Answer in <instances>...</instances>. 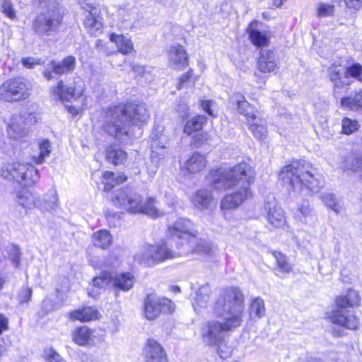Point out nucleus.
<instances>
[{
    "label": "nucleus",
    "mask_w": 362,
    "mask_h": 362,
    "mask_svg": "<svg viewBox=\"0 0 362 362\" xmlns=\"http://www.w3.org/2000/svg\"><path fill=\"white\" fill-rule=\"evenodd\" d=\"M212 314L219 320H209L202 327L203 341L209 346H217L222 358L228 356L221 349L226 333L240 327L245 315V295L238 287L223 289L212 304Z\"/></svg>",
    "instance_id": "f257e3e1"
},
{
    "label": "nucleus",
    "mask_w": 362,
    "mask_h": 362,
    "mask_svg": "<svg viewBox=\"0 0 362 362\" xmlns=\"http://www.w3.org/2000/svg\"><path fill=\"white\" fill-rule=\"evenodd\" d=\"M149 118L144 105L127 104L109 108L105 113L104 129L121 143L129 140V124L141 125Z\"/></svg>",
    "instance_id": "f03ea898"
},
{
    "label": "nucleus",
    "mask_w": 362,
    "mask_h": 362,
    "mask_svg": "<svg viewBox=\"0 0 362 362\" xmlns=\"http://www.w3.org/2000/svg\"><path fill=\"white\" fill-rule=\"evenodd\" d=\"M279 179L288 190L298 192L306 187L313 193L320 192L325 181L312 165L304 160L293 161L291 164L284 167L279 173Z\"/></svg>",
    "instance_id": "7ed1b4c3"
},
{
    "label": "nucleus",
    "mask_w": 362,
    "mask_h": 362,
    "mask_svg": "<svg viewBox=\"0 0 362 362\" xmlns=\"http://www.w3.org/2000/svg\"><path fill=\"white\" fill-rule=\"evenodd\" d=\"M254 177L255 172L252 168L247 163L242 162L231 168L217 170L213 175L211 185L217 190H250V185Z\"/></svg>",
    "instance_id": "20e7f679"
},
{
    "label": "nucleus",
    "mask_w": 362,
    "mask_h": 362,
    "mask_svg": "<svg viewBox=\"0 0 362 362\" xmlns=\"http://www.w3.org/2000/svg\"><path fill=\"white\" fill-rule=\"evenodd\" d=\"M112 201L116 207L132 214H145L152 218L163 215L154 206V199L148 197L144 200L141 194L129 187L115 190Z\"/></svg>",
    "instance_id": "39448f33"
},
{
    "label": "nucleus",
    "mask_w": 362,
    "mask_h": 362,
    "mask_svg": "<svg viewBox=\"0 0 362 362\" xmlns=\"http://www.w3.org/2000/svg\"><path fill=\"white\" fill-rule=\"evenodd\" d=\"M359 301L358 293L354 289H349L346 295L337 298V308L329 316L332 322L349 329H356L358 320L354 315L350 313L349 308L358 306Z\"/></svg>",
    "instance_id": "423d86ee"
},
{
    "label": "nucleus",
    "mask_w": 362,
    "mask_h": 362,
    "mask_svg": "<svg viewBox=\"0 0 362 362\" xmlns=\"http://www.w3.org/2000/svg\"><path fill=\"white\" fill-rule=\"evenodd\" d=\"M62 21L63 14L60 8L52 4L35 17L33 28L38 35L51 36L59 31Z\"/></svg>",
    "instance_id": "0eeeda50"
},
{
    "label": "nucleus",
    "mask_w": 362,
    "mask_h": 362,
    "mask_svg": "<svg viewBox=\"0 0 362 362\" xmlns=\"http://www.w3.org/2000/svg\"><path fill=\"white\" fill-rule=\"evenodd\" d=\"M30 85L22 77H16L5 81L0 86V100L6 102L24 100L29 95Z\"/></svg>",
    "instance_id": "6e6552de"
},
{
    "label": "nucleus",
    "mask_w": 362,
    "mask_h": 362,
    "mask_svg": "<svg viewBox=\"0 0 362 362\" xmlns=\"http://www.w3.org/2000/svg\"><path fill=\"white\" fill-rule=\"evenodd\" d=\"M168 231L170 238L182 241L180 245H177V248L184 245L195 243L199 234L194 224L185 218H179L172 225H169Z\"/></svg>",
    "instance_id": "1a4fd4ad"
},
{
    "label": "nucleus",
    "mask_w": 362,
    "mask_h": 362,
    "mask_svg": "<svg viewBox=\"0 0 362 362\" xmlns=\"http://www.w3.org/2000/svg\"><path fill=\"white\" fill-rule=\"evenodd\" d=\"M6 169L9 175L24 186L33 185L40 178L37 170L28 163H11L7 165Z\"/></svg>",
    "instance_id": "9d476101"
},
{
    "label": "nucleus",
    "mask_w": 362,
    "mask_h": 362,
    "mask_svg": "<svg viewBox=\"0 0 362 362\" xmlns=\"http://www.w3.org/2000/svg\"><path fill=\"white\" fill-rule=\"evenodd\" d=\"M144 304V316L148 320L156 319L161 313H170L174 310V304L170 300L153 294L147 296Z\"/></svg>",
    "instance_id": "9b49d317"
},
{
    "label": "nucleus",
    "mask_w": 362,
    "mask_h": 362,
    "mask_svg": "<svg viewBox=\"0 0 362 362\" xmlns=\"http://www.w3.org/2000/svg\"><path fill=\"white\" fill-rule=\"evenodd\" d=\"M83 92V86L80 79L68 86H65L62 81L52 89V95L61 101L71 102L78 98Z\"/></svg>",
    "instance_id": "f8f14e48"
},
{
    "label": "nucleus",
    "mask_w": 362,
    "mask_h": 362,
    "mask_svg": "<svg viewBox=\"0 0 362 362\" xmlns=\"http://www.w3.org/2000/svg\"><path fill=\"white\" fill-rule=\"evenodd\" d=\"M86 9L84 26L87 31L93 36H98L103 31V17L98 12V10L88 5Z\"/></svg>",
    "instance_id": "ddd939ff"
},
{
    "label": "nucleus",
    "mask_w": 362,
    "mask_h": 362,
    "mask_svg": "<svg viewBox=\"0 0 362 362\" xmlns=\"http://www.w3.org/2000/svg\"><path fill=\"white\" fill-rule=\"evenodd\" d=\"M146 362H168L167 354L163 347L153 339H148L144 349Z\"/></svg>",
    "instance_id": "4468645a"
},
{
    "label": "nucleus",
    "mask_w": 362,
    "mask_h": 362,
    "mask_svg": "<svg viewBox=\"0 0 362 362\" xmlns=\"http://www.w3.org/2000/svg\"><path fill=\"white\" fill-rule=\"evenodd\" d=\"M166 138L163 135H158L157 134L151 136V162L155 163L156 165H158L160 161L163 160L168 153L166 151L165 146Z\"/></svg>",
    "instance_id": "2eb2a0df"
},
{
    "label": "nucleus",
    "mask_w": 362,
    "mask_h": 362,
    "mask_svg": "<svg viewBox=\"0 0 362 362\" xmlns=\"http://www.w3.org/2000/svg\"><path fill=\"white\" fill-rule=\"evenodd\" d=\"M257 65L258 70L262 73H270L277 69V58L274 52L262 49Z\"/></svg>",
    "instance_id": "dca6fc26"
},
{
    "label": "nucleus",
    "mask_w": 362,
    "mask_h": 362,
    "mask_svg": "<svg viewBox=\"0 0 362 362\" xmlns=\"http://www.w3.org/2000/svg\"><path fill=\"white\" fill-rule=\"evenodd\" d=\"M252 195L251 191L245 189L240 190L235 189V192L231 194L225 196L221 201L222 209H233L240 206L245 199L250 197Z\"/></svg>",
    "instance_id": "f3484780"
},
{
    "label": "nucleus",
    "mask_w": 362,
    "mask_h": 362,
    "mask_svg": "<svg viewBox=\"0 0 362 362\" xmlns=\"http://www.w3.org/2000/svg\"><path fill=\"white\" fill-rule=\"evenodd\" d=\"M168 58L170 65L177 69H183L188 64L187 52L180 45L170 47Z\"/></svg>",
    "instance_id": "a211bd4d"
},
{
    "label": "nucleus",
    "mask_w": 362,
    "mask_h": 362,
    "mask_svg": "<svg viewBox=\"0 0 362 362\" xmlns=\"http://www.w3.org/2000/svg\"><path fill=\"white\" fill-rule=\"evenodd\" d=\"M211 294V288L208 283L199 286L196 291L194 303H193L194 309L197 313L207 308Z\"/></svg>",
    "instance_id": "6ab92c4d"
},
{
    "label": "nucleus",
    "mask_w": 362,
    "mask_h": 362,
    "mask_svg": "<svg viewBox=\"0 0 362 362\" xmlns=\"http://www.w3.org/2000/svg\"><path fill=\"white\" fill-rule=\"evenodd\" d=\"M258 23L253 21L247 27V32L252 43L257 47L267 46L269 42L270 35L266 31L259 30L257 26Z\"/></svg>",
    "instance_id": "aec40b11"
},
{
    "label": "nucleus",
    "mask_w": 362,
    "mask_h": 362,
    "mask_svg": "<svg viewBox=\"0 0 362 362\" xmlns=\"http://www.w3.org/2000/svg\"><path fill=\"white\" fill-rule=\"evenodd\" d=\"M232 100L233 103H236L238 112L246 117L247 123L250 119L258 117L257 110L245 100L244 95L235 93Z\"/></svg>",
    "instance_id": "412c9836"
},
{
    "label": "nucleus",
    "mask_w": 362,
    "mask_h": 362,
    "mask_svg": "<svg viewBox=\"0 0 362 362\" xmlns=\"http://www.w3.org/2000/svg\"><path fill=\"white\" fill-rule=\"evenodd\" d=\"M265 208L267 210V220L272 226L279 228L284 224V212L280 206L269 203Z\"/></svg>",
    "instance_id": "4be33fe9"
},
{
    "label": "nucleus",
    "mask_w": 362,
    "mask_h": 362,
    "mask_svg": "<svg viewBox=\"0 0 362 362\" xmlns=\"http://www.w3.org/2000/svg\"><path fill=\"white\" fill-rule=\"evenodd\" d=\"M152 249V252H154L153 255L156 263H159L181 255L180 252H176L169 248L166 243L153 245Z\"/></svg>",
    "instance_id": "5701e85b"
},
{
    "label": "nucleus",
    "mask_w": 362,
    "mask_h": 362,
    "mask_svg": "<svg viewBox=\"0 0 362 362\" xmlns=\"http://www.w3.org/2000/svg\"><path fill=\"white\" fill-rule=\"evenodd\" d=\"M75 58L72 56H69L64 58L61 62H57L54 60L51 61L48 66L54 74L62 75L73 71L75 68Z\"/></svg>",
    "instance_id": "b1692460"
},
{
    "label": "nucleus",
    "mask_w": 362,
    "mask_h": 362,
    "mask_svg": "<svg viewBox=\"0 0 362 362\" xmlns=\"http://www.w3.org/2000/svg\"><path fill=\"white\" fill-rule=\"evenodd\" d=\"M253 136L259 140H264L267 136L266 122L259 116L250 119L247 123Z\"/></svg>",
    "instance_id": "393cba45"
},
{
    "label": "nucleus",
    "mask_w": 362,
    "mask_h": 362,
    "mask_svg": "<svg viewBox=\"0 0 362 362\" xmlns=\"http://www.w3.org/2000/svg\"><path fill=\"white\" fill-rule=\"evenodd\" d=\"M93 330L86 326L81 327L73 332L72 339L80 346L89 345L93 342Z\"/></svg>",
    "instance_id": "a878e982"
},
{
    "label": "nucleus",
    "mask_w": 362,
    "mask_h": 362,
    "mask_svg": "<svg viewBox=\"0 0 362 362\" xmlns=\"http://www.w3.org/2000/svg\"><path fill=\"white\" fill-rule=\"evenodd\" d=\"M153 245H148L144 246L134 256V260L141 264H144L148 267L153 266L156 262L154 258V252L153 250Z\"/></svg>",
    "instance_id": "bb28decb"
},
{
    "label": "nucleus",
    "mask_w": 362,
    "mask_h": 362,
    "mask_svg": "<svg viewBox=\"0 0 362 362\" xmlns=\"http://www.w3.org/2000/svg\"><path fill=\"white\" fill-rule=\"evenodd\" d=\"M134 284V276L130 273H122L115 276H112V286L123 291L130 290Z\"/></svg>",
    "instance_id": "cd10ccee"
},
{
    "label": "nucleus",
    "mask_w": 362,
    "mask_h": 362,
    "mask_svg": "<svg viewBox=\"0 0 362 362\" xmlns=\"http://www.w3.org/2000/svg\"><path fill=\"white\" fill-rule=\"evenodd\" d=\"M98 311L93 307H85L70 313V317L74 320L88 322L98 318Z\"/></svg>",
    "instance_id": "c85d7f7f"
},
{
    "label": "nucleus",
    "mask_w": 362,
    "mask_h": 362,
    "mask_svg": "<svg viewBox=\"0 0 362 362\" xmlns=\"http://www.w3.org/2000/svg\"><path fill=\"white\" fill-rule=\"evenodd\" d=\"M127 156L126 151L117 145L110 146L106 150V159L114 165L123 163Z\"/></svg>",
    "instance_id": "c756f323"
},
{
    "label": "nucleus",
    "mask_w": 362,
    "mask_h": 362,
    "mask_svg": "<svg viewBox=\"0 0 362 362\" xmlns=\"http://www.w3.org/2000/svg\"><path fill=\"white\" fill-rule=\"evenodd\" d=\"M206 163L205 157L199 153H196L185 162V168L189 173H197L206 167Z\"/></svg>",
    "instance_id": "7c9ffc66"
},
{
    "label": "nucleus",
    "mask_w": 362,
    "mask_h": 362,
    "mask_svg": "<svg viewBox=\"0 0 362 362\" xmlns=\"http://www.w3.org/2000/svg\"><path fill=\"white\" fill-rule=\"evenodd\" d=\"M341 106L349 110H362V90L353 95L342 98Z\"/></svg>",
    "instance_id": "2f4dec72"
},
{
    "label": "nucleus",
    "mask_w": 362,
    "mask_h": 362,
    "mask_svg": "<svg viewBox=\"0 0 362 362\" xmlns=\"http://www.w3.org/2000/svg\"><path fill=\"white\" fill-rule=\"evenodd\" d=\"M343 168L359 175L362 170V153L349 154L343 162Z\"/></svg>",
    "instance_id": "473e14b6"
},
{
    "label": "nucleus",
    "mask_w": 362,
    "mask_h": 362,
    "mask_svg": "<svg viewBox=\"0 0 362 362\" xmlns=\"http://www.w3.org/2000/svg\"><path fill=\"white\" fill-rule=\"evenodd\" d=\"M212 201L211 192L206 189L197 191L192 198L194 206L199 209L209 208Z\"/></svg>",
    "instance_id": "72a5a7b5"
},
{
    "label": "nucleus",
    "mask_w": 362,
    "mask_h": 362,
    "mask_svg": "<svg viewBox=\"0 0 362 362\" xmlns=\"http://www.w3.org/2000/svg\"><path fill=\"white\" fill-rule=\"evenodd\" d=\"M17 202L25 208H30L33 205L38 208L41 206V199L35 198L32 193L27 189H23L17 195Z\"/></svg>",
    "instance_id": "f704fd0d"
},
{
    "label": "nucleus",
    "mask_w": 362,
    "mask_h": 362,
    "mask_svg": "<svg viewBox=\"0 0 362 362\" xmlns=\"http://www.w3.org/2000/svg\"><path fill=\"white\" fill-rule=\"evenodd\" d=\"M110 40L111 42L115 43L119 52L122 54H128L133 50L132 41L122 35L112 33L110 36Z\"/></svg>",
    "instance_id": "c9c22d12"
},
{
    "label": "nucleus",
    "mask_w": 362,
    "mask_h": 362,
    "mask_svg": "<svg viewBox=\"0 0 362 362\" xmlns=\"http://www.w3.org/2000/svg\"><path fill=\"white\" fill-rule=\"evenodd\" d=\"M112 242V238L107 230H100L93 235V243L95 246L102 249L107 248Z\"/></svg>",
    "instance_id": "e433bc0d"
},
{
    "label": "nucleus",
    "mask_w": 362,
    "mask_h": 362,
    "mask_svg": "<svg viewBox=\"0 0 362 362\" xmlns=\"http://www.w3.org/2000/svg\"><path fill=\"white\" fill-rule=\"evenodd\" d=\"M265 306L264 300L259 297L254 298L250 306L249 313L252 319H260L265 315Z\"/></svg>",
    "instance_id": "4c0bfd02"
},
{
    "label": "nucleus",
    "mask_w": 362,
    "mask_h": 362,
    "mask_svg": "<svg viewBox=\"0 0 362 362\" xmlns=\"http://www.w3.org/2000/svg\"><path fill=\"white\" fill-rule=\"evenodd\" d=\"M103 179L105 180L104 191L108 192L112 189L115 185H119L125 182L127 177L124 175H116L112 172L105 171L103 173Z\"/></svg>",
    "instance_id": "58836bf2"
},
{
    "label": "nucleus",
    "mask_w": 362,
    "mask_h": 362,
    "mask_svg": "<svg viewBox=\"0 0 362 362\" xmlns=\"http://www.w3.org/2000/svg\"><path fill=\"white\" fill-rule=\"evenodd\" d=\"M8 134L13 139H19L26 134L25 124L21 118H19L18 121H16L15 119L9 124Z\"/></svg>",
    "instance_id": "ea45409f"
},
{
    "label": "nucleus",
    "mask_w": 362,
    "mask_h": 362,
    "mask_svg": "<svg viewBox=\"0 0 362 362\" xmlns=\"http://www.w3.org/2000/svg\"><path fill=\"white\" fill-rule=\"evenodd\" d=\"M194 244V243L187 245L188 248L185 249V252L192 250V252H197L199 255H207L209 257L214 252L215 247L206 243L205 240H200L199 243L196 244L194 247L193 246Z\"/></svg>",
    "instance_id": "a19ab883"
},
{
    "label": "nucleus",
    "mask_w": 362,
    "mask_h": 362,
    "mask_svg": "<svg viewBox=\"0 0 362 362\" xmlns=\"http://www.w3.org/2000/svg\"><path fill=\"white\" fill-rule=\"evenodd\" d=\"M206 122V118L203 115H197L189 119L184 127V132L191 134L194 132L202 129L203 124Z\"/></svg>",
    "instance_id": "79ce46f5"
},
{
    "label": "nucleus",
    "mask_w": 362,
    "mask_h": 362,
    "mask_svg": "<svg viewBox=\"0 0 362 362\" xmlns=\"http://www.w3.org/2000/svg\"><path fill=\"white\" fill-rule=\"evenodd\" d=\"M42 204L38 208L42 210H49L54 209L57 204L58 197L55 189H50L43 199H41Z\"/></svg>",
    "instance_id": "37998d69"
},
{
    "label": "nucleus",
    "mask_w": 362,
    "mask_h": 362,
    "mask_svg": "<svg viewBox=\"0 0 362 362\" xmlns=\"http://www.w3.org/2000/svg\"><path fill=\"white\" fill-rule=\"evenodd\" d=\"M93 282L94 286L105 288L112 285V275L110 272H103L100 276L94 278Z\"/></svg>",
    "instance_id": "c03bdc74"
},
{
    "label": "nucleus",
    "mask_w": 362,
    "mask_h": 362,
    "mask_svg": "<svg viewBox=\"0 0 362 362\" xmlns=\"http://www.w3.org/2000/svg\"><path fill=\"white\" fill-rule=\"evenodd\" d=\"M274 256L276 259L279 269L283 273H289L291 269V265L288 262L286 257L281 252H275Z\"/></svg>",
    "instance_id": "a18cd8bd"
},
{
    "label": "nucleus",
    "mask_w": 362,
    "mask_h": 362,
    "mask_svg": "<svg viewBox=\"0 0 362 362\" xmlns=\"http://www.w3.org/2000/svg\"><path fill=\"white\" fill-rule=\"evenodd\" d=\"M320 197L322 201L327 207L332 209L337 214L340 213L341 207L338 202H337L333 194L324 193L321 195Z\"/></svg>",
    "instance_id": "49530a36"
},
{
    "label": "nucleus",
    "mask_w": 362,
    "mask_h": 362,
    "mask_svg": "<svg viewBox=\"0 0 362 362\" xmlns=\"http://www.w3.org/2000/svg\"><path fill=\"white\" fill-rule=\"evenodd\" d=\"M360 125L356 119L344 117L341 121L342 132L345 134H351L359 128Z\"/></svg>",
    "instance_id": "de8ad7c7"
},
{
    "label": "nucleus",
    "mask_w": 362,
    "mask_h": 362,
    "mask_svg": "<svg viewBox=\"0 0 362 362\" xmlns=\"http://www.w3.org/2000/svg\"><path fill=\"white\" fill-rule=\"evenodd\" d=\"M211 141L210 135L206 132L197 134L192 137L191 144L195 148H199Z\"/></svg>",
    "instance_id": "09e8293b"
},
{
    "label": "nucleus",
    "mask_w": 362,
    "mask_h": 362,
    "mask_svg": "<svg viewBox=\"0 0 362 362\" xmlns=\"http://www.w3.org/2000/svg\"><path fill=\"white\" fill-rule=\"evenodd\" d=\"M40 153L37 163H42L44 159L47 157L51 152V143L48 139H44L40 143Z\"/></svg>",
    "instance_id": "8fccbe9b"
},
{
    "label": "nucleus",
    "mask_w": 362,
    "mask_h": 362,
    "mask_svg": "<svg viewBox=\"0 0 362 362\" xmlns=\"http://www.w3.org/2000/svg\"><path fill=\"white\" fill-rule=\"evenodd\" d=\"M298 211L302 215L304 222H308L309 220H311L313 216H315V211L310 207L309 203L308 202H303L301 206L299 207Z\"/></svg>",
    "instance_id": "3c124183"
},
{
    "label": "nucleus",
    "mask_w": 362,
    "mask_h": 362,
    "mask_svg": "<svg viewBox=\"0 0 362 362\" xmlns=\"http://www.w3.org/2000/svg\"><path fill=\"white\" fill-rule=\"evenodd\" d=\"M346 74L359 81H362V65L358 63L353 64L346 69Z\"/></svg>",
    "instance_id": "603ef678"
},
{
    "label": "nucleus",
    "mask_w": 362,
    "mask_h": 362,
    "mask_svg": "<svg viewBox=\"0 0 362 362\" xmlns=\"http://www.w3.org/2000/svg\"><path fill=\"white\" fill-rule=\"evenodd\" d=\"M334 6L329 4H320L317 8V15L320 17H327L333 15Z\"/></svg>",
    "instance_id": "864d4df0"
},
{
    "label": "nucleus",
    "mask_w": 362,
    "mask_h": 362,
    "mask_svg": "<svg viewBox=\"0 0 362 362\" xmlns=\"http://www.w3.org/2000/svg\"><path fill=\"white\" fill-rule=\"evenodd\" d=\"M20 248L16 246L12 247L9 252V258L16 267H18L21 262Z\"/></svg>",
    "instance_id": "5fc2aeb1"
},
{
    "label": "nucleus",
    "mask_w": 362,
    "mask_h": 362,
    "mask_svg": "<svg viewBox=\"0 0 362 362\" xmlns=\"http://www.w3.org/2000/svg\"><path fill=\"white\" fill-rule=\"evenodd\" d=\"M2 12L5 13L8 18H14L16 13L13 8L12 4L8 0H3L1 4Z\"/></svg>",
    "instance_id": "6e6d98bb"
},
{
    "label": "nucleus",
    "mask_w": 362,
    "mask_h": 362,
    "mask_svg": "<svg viewBox=\"0 0 362 362\" xmlns=\"http://www.w3.org/2000/svg\"><path fill=\"white\" fill-rule=\"evenodd\" d=\"M58 305L49 298H46L42 303V309L44 310L45 314L52 312L55 309L58 308Z\"/></svg>",
    "instance_id": "4d7b16f0"
},
{
    "label": "nucleus",
    "mask_w": 362,
    "mask_h": 362,
    "mask_svg": "<svg viewBox=\"0 0 362 362\" xmlns=\"http://www.w3.org/2000/svg\"><path fill=\"white\" fill-rule=\"evenodd\" d=\"M330 80L338 83L341 79V69L338 66H332L328 70Z\"/></svg>",
    "instance_id": "13d9d810"
},
{
    "label": "nucleus",
    "mask_w": 362,
    "mask_h": 362,
    "mask_svg": "<svg viewBox=\"0 0 362 362\" xmlns=\"http://www.w3.org/2000/svg\"><path fill=\"white\" fill-rule=\"evenodd\" d=\"M21 62L23 65L28 69H33L35 65H40L42 64L40 59H36L34 57L23 58Z\"/></svg>",
    "instance_id": "bf43d9fd"
},
{
    "label": "nucleus",
    "mask_w": 362,
    "mask_h": 362,
    "mask_svg": "<svg viewBox=\"0 0 362 362\" xmlns=\"http://www.w3.org/2000/svg\"><path fill=\"white\" fill-rule=\"evenodd\" d=\"M46 356L49 362H64L61 356L52 349L46 351Z\"/></svg>",
    "instance_id": "052dcab7"
},
{
    "label": "nucleus",
    "mask_w": 362,
    "mask_h": 362,
    "mask_svg": "<svg viewBox=\"0 0 362 362\" xmlns=\"http://www.w3.org/2000/svg\"><path fill=\"white\" fill-rule=\"evenodd\" d=\"M33 291L30 288L23 289L19 293V301L21 303H28L32 296Z\"/></svg>",
    "instance_id": "680f3d73"
},
{
    "label": "nucleus",
    "mask_w": 362,
    "mask_h": 362,
    "mask_svg": "<svg viewBox=\"0 0 362 362\" xmlns=\"http://www.w3.org/2000/svg\"><path fill=\"white\" fill-rule=\"evenodd\" d=\"M191 76V71H188L182 75L179 79V82L177 86V89L180 90L184 86L185 83L189 82Z\"/></svg>",
    "instance_id": "e2e57ef3"
},
{
    "label": "nucleus",
    "mask_w": 362,
    "mask_h": 362,
    "mask_svg": "<svg viewBox=\"0 0 362 362\" xmlns=\"http://www.w3.org/2000/svg\"><path fill=\"white\" fill-rule=\"evenodd\" d=\"M346 6L350 8L358 10L362 7V0H345Z\"/></svg>",
    "instance_id": "0e129e2a"
},
{
    "label": "nucleus",
    "mask_w": 362,
    "mask_h": 362,
    "mask_svg": "<svg viewBox=\"0 0 362 362\" xmlns=\"http://www.w3.org/2000/svg\"><path fill=\"white\" fill-rule=\"evenodd\" d=\"M211 102L209 101V100H204V101H202V107L203 108V110L207 112L209 115L211 116H214V113L212 112V110H211Z\"/></svg>",
    "instance_id": "69168bd1"
},
{
    "label": "nucleus",
    "mask_w": 362,
    "mask_h": 362,
    "mask_svg": "<svg viewBox=\"0 0 362 362\" xmlns=\"http://www.w3.org/2000/svg\"><path fill=\"white\" fill-rule=\"evenodd\" d=\"M8 329V320L2 315H0V334Z\"/></svg>",
    "instance_id": "338daca9"
},
{
    "label": "nucleus",
    "mask_w": 362,
    "mask_h": 362,
    "mask_svg": "<svg viewBox=\"0 0 362 362\" xmlns=\"http://www.w3.org/2000/svg\"><path fill=\"white\" fill-rule=\"evenodd\" d=\"M133 71L139 74H141L144 76L145 74V69L144 66L140 65H136L133 66Z\"/></svg>",
    "instance_id": "774afa93"
}]
</instances>
